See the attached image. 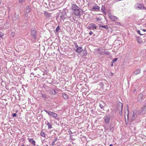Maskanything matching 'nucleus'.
<instances>
[{
  "instance_id": "1",
  "label": "nucleus",
  "mask_w": 146,
  "mask_h": 146,
  "mask_svg": "<svg viewBox=\"0 0 146 146\" xmlns=\"http://www.w3.org/2000/svg\"><path fill=\"white\" fill-rule=\"evenodd\" d=\"M72 8L73 10V13L77 17L80 15V8L76 4H72Z\"/></svg>"
},
{
  "instance_id": "16",
  "label": "nucleus",
  "mask_w": 146,
  "mask_h": 146,
  "mask_svg": "<svg viewBox=\"0 0 146 146\" xmlns=\"http://www.w3.org/2000/svg\"><path fill=\"white\" fill-rule=\"evenodd\" d=\"M50 93L51 94L55 95L56 94V92L53 89H50Z\"/></svg>"
},
{
  "instance_id": "44",
  "label": "nucleus",
  "mask_w": 146,
  "mask_h": 146,
  "mask_svg": "<svg viewBox=\"0 0 146 146\" xmlns=\"http://www.w3.org/2000/svg\"><path fill=\"white\" fill-rule=\"evenodd\" d=\"M113 66V63H112V64H111V66Z\"/></svg>"
},
{
  "instance_id": "17",
  "label": "nucleus",
  "mask_w": 146,
  "mask_h": 146,
  "mask_svg": "<svg viewBox=\"0 0 146 146\" xmlns=\"http://www.w3.org/2000/svg\"><path fill=\"white\" fill-rule=\"evenodd\" d=\"M45 16L47 18L49 17L51 15V14L50 13H48V12L45 11L44 13Z\"/></svg>"
},
{
  "instance_id": "38",
  "label": "nucleus",
  "mask_w": 146,
  "mask_h": 146,
  "mask_svg": "<svg viewBox=\"0 0 146 146\" xmlns=\"http://www.w3.org/2000/svg\"><path fill=\"white\" fill-rule=\"evenodd\" d=\"M71 17V15H67V17L68 18H70Z\"/></svg>"
},
{
  "instance_id": "49",
  "label": "nucleus",
  "mask_w": 146,
  "mask_h": 146,
  "mask_svg": "<svg viewBox=\"0 0 146 146\" xmlns=\"http://www.w3.org/2000/svg\"><path fill=\"white\" fill-rule=\"evenodd\" d=\"M34 77H36V76H34Z\"/></svg>"
},
{
  "instance_id": "29",
  "label": "nucleus",
  "mask_w": 146,
  "mask_h": 146,
  "mask_svg": "<svg viewBox=\"0 0 146 146\" xmlns=\"http://www.w3.org/2000/svg\"><path fill=\"white\" fill-rule=\"evenodd\" d=\"M100 106L101 109H103L104 107V106L102 105V104H100Z\"/></svg>"
},
{
  "instance_id": "32",
  "label": "nucleus",
  "mask_w": 146,
  "mask_h": 146,
  "mask_svg": "<svg viewBox=\"0 0 146 146\" xmlns=\"http://www.w3.org/2000/svg\"><path fill=\"white\" fill-rule=\"evenodd\" d=\"M19 48H20L21 47H22L23 48H24L25 47V46L24 45H19Z\"/></svg>"
},
{
  "instance_id": "18",
  "label": "nucleus",
  "mask_w": 146,
  "mask_h": 146,
  "mask_svg": "<svg viewBox=\"0 0 146 146\" xmlns=\"http://www.w3.org/2000/svg\"><path fill=\"white\" fill-rule=\"evenodd\" d=\"M140 72V70L139 69H136L134 72V73L135 74H138Z\"/></svg>"
},
{
  "instance_id": "14",
  "label": "nucleus",
  "mask_w": 146,
  "mask_h": 146,
  "mask_svg": "<svg viewBox=\"0 0 146 146\" xmlns=\"http://www.w3.org/2000/svg\"><path fill=\"white\" fill-rule=\"evenodd\" d=\"M28 140L29 141V142L33 144L34 146L35 145V141L33 140V139L28 138Z\"/></svg>"
},
{
  "instance_id": "21",
  "label": "nucleus",
  "mask_w": 146,
  "mask_h": 146,
  "mask_svg": "<svg viewBox=\"0 0 146 146\" xmlns=\"http://www.w3.org/2000/svg\"><path fill=\"white\" fill-rule=\"evenodd\" d=\"M47 125L48 126V129H51L52 128V124L50 123H47Z\"/></svg>"
},
{
  "instance_id": "11",
  "label": "nucleus",
  "mask_w": 146,
  "mask_h": 146,
  "mask_svg": "<svg viewBox=\"0 0 146 146\" xmlns=\"http://www.w3.org/2000/svg\"><path fill=\"white\" fill-rule=\"evenodd\" d=\"M143 97V95L142 94H141L138 96L137 98V101L138 102H141L142 100V98Z\"/></svg>"
},
{
  "instance_id": "12",
  "label": "nucleus",
  "mask_w": 146,
  "mask_h": 146,
  "mask_svg": "<svg viewBox=\"0 0 146 146\" xmlns=\"http://www.w3.org/2000/svg\"><path fill=\"white\" fill-rule=\"evenodd\" d=\"M109 17L112 21H117V19L116 17L113 15H110L109 16Z\"/></svg>"
},
{
  "instance_id": "20",
  "label": "nucleus",
  "mask_w": 146,
  "mask_h": 146,
  "mask_svg": "<svg viewBox=\"0 0 146 146\" xmlns=\"http://www.w3.org/2000/svg\"><path fill=\"white\" fill-rule=\"evenodd\" d=\"M41 97L44 100H46V95L45 94H44L43 93H41Z\"/></svg>"
},
{
  "instance_id": "13",
  "label": "nucleus",
  "mask_w": 146,
  "mask_h": 146,
  "mask_svg": "<svg viewBox=\"0 0 146 146\" xmlns=\"http://www.w3.org/2000/svg\"><path fill=\"white\" fill-rule=\"evenodd\" d=\"M100 7L96 5L92 7V11H98L100 10Z\"/></svg>"
},
{
  "instance_id": "10",
  "label": "nucleus",
  "mask_w": 146,
  "mask_h": 146,
  "mask_svg": "<svg viewBox=\"0 0 146 146\" xmlns=\"http://www.w3.org/2000/svg\"><path fill=\"white\" fill-rule=\"evenodd\" d=\"M67 14L65 11L64 10L61 12L60 15V18L62 20H64L66 18Z\"/></svg>"
},
{
  "instance_id": "24",
  "label": "nucleus",
  "mask_w": 146,
  "mask_h": 146,
  "mask_svg": "<svg viewBox=\"0 0 146 146\" xmlns=\"http://www.w3.org/2000/svg\"><path fill=\"white\" fill-rule=\"evenodd\" d=\"M99 27L104 28L106 29H107L108 28V27L107 25L101 26L100 25Z\"/></svg>"
},
{
  "instance_id": "28",
  "label": "nucleus",
  "mask_w": 146,
  "mask_h": 146,
  "mask_svg": "<svg viewBox=\"0 0 146 146\" xmlns=\"http://www.w3.org/2000/svg\"><path fill=\"white\" fill-rule=\"evenodd\" d=\"M60 29L59 27V26H58L56 28V32H58L59 31Z\"/></svg>"
},
{
  "instance_id": "5",
  "label": "nucleus",
  "mask_w": 146,
  "mask_h": 146,
  "mask_svg": "<svg viewBox=\"0 0 146 146\" xmlns=\"http://www.w3.org/2000/svg\"><path fill=\"white\" fill-rule=\"evenodd\" d=\"M135 6L136 7V8H138L140 9L146 10V7H145L143 4L137 3L136 5Z\"/></svg>"
},
{
  "instance_id": "22",
  "label": "nucleus",
  "mask_w": 146,
  "mask_h": 146,
  "mask_svg": "<svg viewBox=\"0 0 146 146\" xmlns=\"http://www.w3.org/2000/svg\"><path fill=\"white\" fill-rule=\"evenodd\" d=\"M64 99H67L68 98V95L66 94H64L62 95Z\"/></svg>"
},
{
  "instance_id": "3",
  "label": "nucleus",
  "mask_w": 146,
  "mask_h": 146,
  "mask_svg": "<svg viewBox=\"0 0 146 146\" xmlns=\"http://www.w3.org/2000/svg\"><path fill=\"white\" fill-rule=\"evenodd\" d=\"M123 106V104L120 103L118 104L117 107V110L119 111V113L120 115H123L122 111Z\"/></svg>"
},
{
  "instance_id": "27",
  "label": "nucleus",
  "mask_w": 146,
  "mask_h": 146,
  "mask_svg": "<svg viewBox=\"0 0 146 146\" xmlns=\"http://www.w3.org/2000/svg\"><path fill=\"white\" fill-rule=\"evenodd\" d=\"M127 119H128V117H129V111H128V109L127 108Z\"/></svg>"
},
{
  "instance_id": "43",
  "label": "nucleus",
  "mask_w": 146,
  "mask_h": 146,
  "mask_svg": "<svg viewBox=\"0 0 146 146\" xmlns=\"http://www.w3.org/2000/svg\"><path fill=\"white\" fill-rule=\"evenodd\" d=\"M21 146H25V145H24V144L22 145Z\"/></svg>"
},
{
  "instance_id": "48",
  "label": "nucleus",
  "mask_w": 146,
  "mask_h": 146,
  "mask_svg": "<svg viewBox=\"0 0 146 146\" xmlns=\"http://www.w3.org/2000/svg\"><path fill=\"white\" fill-rule=\"evenodd\" d=\"M86 54H87V53H86V54H85V56L86 55Z\"/></svg>"
},
{
  "instance_id": "30",
  "label": "nucleus",
  "mask_w": 146,
  "mask_h": 146,
  "mask_svg": "<svg viewBox=\"0 0 146 146\" xmlns=\"http://www.w3.org/2000/svg\"><path fill=\"white\" fill-rule=\"evenodd\" d=\"M25 0H19V2L20 3H22L25 1Z\"/></svg>"
},
{
  "instance_id": "4",
  "label": "nucleus",
  "mask_w": 146,
  "mask_h": 146,
  "mask_svg": "<svg viewBox=\"0 0 146 146\" xmlns=\"http://www.w3.org/2000/svg\"><path fill=\"white\" fill-rule=\"evenodd\" d=\"M44 111H45L49 116H51L53 118H55L57 117V114L53 112L50 111H48L45 110H44Z\"/></svg>"
},
{
  "instance_id": "34",
  "label": "nucleus",
  "mask_w": 146,
  "mask_h": 146,
  "mask_svg": "<svg viewBox=\"0 0 146 146\" xmlns=\"http://www.w3.org/2000/svg\"><path fill=\"white\" fill-rule=\"evenodd\" d=\"M17 114L15 113H13L12 114V116L13 117H16Z\"/></svg>"
},
{
  "instance_id": "52",
  "label": "nucleus",
  "mask_w": 146,
  "mask_h": 146,
  "mask_svg": "<svg viewBox=\"0 0 146 146\" xmlns=\"http://www.w3.org/2000/svg\"><path fill=\"white\" fill-rule=\"evenodd\" d=\"M58 146H60V145Z\"/></svg>"
},
{
  "instance_id": "9",
  "label": "nucleus",
  "mask_w": 146,
  "mask_h": 146,
  "mask_svg": "<svg viewBox=\"0 0 146 146\" xmlns=\"http://www.w3.org/2000/svg\"><path fill=\"white\" fill-rule=\"evenodd\" d=\"M31 9L29 5L27 6L26 7L25 9V16L27 17L29 13L30 12Z\"/></svg>"
},
{
  "instance_id": "15",
  "label": "nucleus",
  "mask_w": 146,
  "mask_h": 146,
  "mask_svg": "<svg viewBox=\"0 0 146 146\" xmlns=\"http://www.w3.org/2000/svg\"><path fill=\"white\" fill-rule=\"evenodd\" d=\"M83 50V49L82 47H78L77 48V49L76 50V51L78 53H80L82 52Z\"/></svg>"
},
{
  "instance_id": "45",
  "label": "nucleus",
  "mask_w": 146,
  "mask_h": 146,
  "mask_svg": "<svg viewBox=\"0 0 146 146\" xmlns=\"http://www.w3.org/2000/svg\"><path fill=\"white\" fill-rule=\"evenodd\" d=\"M110 146H113V145L112 144H110Z\"/></svg>"
},
{
  "instance_id": "40",
  "label": "nucleus",
  "mask_w": 146,
  "mask_h": 146,
  "mask_svg": "<svg viewBox=\"0 0 146 146\" xmlns=\"http://www.w3.org/2000/svg\"><path fill=\"white\" fill-rule=\"evenodd\" d=\"M1 62H0V70H1Z\"/></svg>"
},
{
  "instance_id": "7",
  "label": "nucleus",
  "mask_w": 146,
  "mask_h": 146,
  "mask_svg": "<svg viewBox=\"0 0 146 146\" xmlns=\"http://www.w3.org/2000/svg\"><path fill=\"white\" fill-rule=\"evenodd\" d=\"M97 26L94 23H91L89 24V26L87 27L88 29L90 30H94V29H97Z\"/></svg>"
},
{
  "instance_id": "50",
  "label": "nucleus",
  "mask_w": 146,
  "mask_h": 146,
  "mask_svg": "<svg viewBox=\"0 0 146 146\" xmlns=\"http://www.w3.org/2000/svg\"><path fill=\"white\" fill-rule=\"evenodd\" d=\"M125 122L126 123V120H125Z\"/></svg>"
},
{
  "instance_id": "35",
  "label": "nucleus",
  "mask_w": 146,
  "mask_h": 146,
  "mask_svg": "<svg viewBox=\"0 0 146 146\" xmlns=\"http://www.w3.org/2000/svg\"><path fill=\"white\" fill-rule=\"evenodd\" d=\"M137 33L138 34H139L140 35H143V34H141L140 33V31H137Z\"/></svg>"
},
{
  "instance_id": "26",
  "label": "nucleus",
  "mask_w": 146,
  "mask_h": 146,
  "mask_svg": "<svg viewBox=\"0 0 146 146\" xmlns=\"http://www.w3.org/2000/svg\"><path fill=\"white\" fill-rule=\"evenodd\" d=\"M16 15V13H14V16H15V19L16 20V19H18L19 18V15L18 14V15H17V16Z\"/></svg>"
},
{
  "instance_id": "36",
  "label": "nucleus",
  "mask_w": 146,
  "mask_h": 146,
  "mask_svg": "<svg viewBox=\"0 0 146 146\" xmlns=\"http://www.w3.org/2000/svg\"><path fill=\"white\" fill-rule=\"evenodd\" d=\"M3 35V34L2 33L0 32V37H1Z\"/></svg>"
},
{
  "instance_id": "23",
  "label": "nucleus",
  "mask_w": 146,
  "mask_h": 146,
  "mask_svg": "<svg viewBox=\"0 0 146 146\" xmlns=\"http://www.w3.org/2000/svg\"><path fill=\"white\" fill-rule=\"evenodd\" d=\"M58 138L56 137L55 139L52 142V145H55V142L58 140Z\"/></svg>"
},
{
  "instance_id": "19",
  "label": "nucleus",
  "mask_w": 146,
  "mask_h": 146,
  "mask_svg": "<svg viewBox=\"0 0 146 146\" xmlns=\"http://www.w3.org/2000/svg\"><path fill=\"white\" fill-rule=\"evenodd\" d=\"M105 9V7L104 6H102L101 8V11L103 12V13L105 15L106 14V12L104 11Z\"/></svg>"
},
{
  "instance_id": "2",
  "label": "nucleus",
  "mask_w": 146,
  "mask_h": 146,
  "mask_svg": "<svg viewBox=\"0 0 146 146\" xmlns=\"http://www.w3.org/2000/svg\"><path fill=\"white\" fill-rule=\"evenodd\" d=\"M31 40L33 42L35 41L36 38L38 33L35 29H32L31 31Z\"/></svg>"
},
{
  "instance_id": "25",
  "label": "nucleus",
  "mask_w": 146,
  "mask_h": 146,
  "mask_svg": "<svg viewBox=\"0 0 146 146\" xmlns=\"http://www.w3.org/2000/svg\"><path fill=\"white\" fill-rule=\"evenodd\" d=\"M40 135L42 137H45V134L42 131H41L40 133Z\"/></svg>"
},
{
  "instance_id": "37",
  "label": "nucleus",
  "mask_w": 146,
  "mask_h": 146,
  "mask_svg": "<svg viewBox=\"0 0 146 146\" xmlns=\"http://www.w3.org/2000/svg\"><path fill=\"white\" fill-rule=\"evenodd\" d=\"M93 34V33L92 31H90V32L89 33V34L90 35H91L92 34Z\"/></svg>"
},
{
  "instance_id": "31",
  "label": "nucleus",
  "mask_w": 146,
  "mask_h": 146,
  "mask_svg": "<svg viewBox=\"0 0 146 146\" xmlns=\"http://www.w3.org/2000/svg\"><path fill=\"white\" fill-rule=\"evenodd\" d=\"M133 116L131 118V119L132 120H133L135 119V118L134 117L135 115L134 114V112H133Z\"/></svg>"
},
{
  "instance_id": "41",
  "label": "nucleus",
  "mask_w": 146,
  "mask_h": 146,
  "mask_svg": "<svg viewBox=\"0 0 146 146\" xmlns=\"http://www.w3.org/2000/svg\"><path fill=\"white\" fill-rule=\"evenodd\" d=\"M97 21L100 20V18H97Z\"/></svg>"
},
{
  "instance_id": "8",
  "label": "nucleus",
  "mask_w": 146,
  "mask_h": 146,
  "mask_svg": "<svg viewBox=\"0 0 146 146\" xmlns=\"http://www.w3.org/2000/svg\"><path fill=\"white\" fill-rule=\"evenodd\" d=\"M146 112V103L144 104V105L141 107L140 110V113L141 114H144Z\"/></svg>"
},
{
  "instance_id": "42",
  "label": "nucleus",
  "mask_w": 146,
  "mask_h": 146,
  "mask_svg": "<svg viewBox=\"0 0 146 146\" xmlns=\"http://www.w3.org/2000/svg\"><path fill=\"white\" fill-rule=\"evenodd\" d=\"M143 31L144 32L146 31V30H145V29H143Z\"/></svg>"
},
{
  "instance_id": "39",
  "label": "nucleus",
  "mask_w": 146,
  "mask_h": 146,
  "mask_svg": "<svg viewBox=\"0 0 146 146\" xmlns=\"http://www.w3.org/2000/svg\"><path fill=\"white\" fill-rule=\"evenodd\" d=\"M35 74H34L33 73H31V76H34Z\"/></svg>"
},
{
  "instance_id": "6",
  "label": "nucleus",
  "mask_w": 146,
  "mask_h": 146,
  "mask_svg": "<svg viewBox=\"0 0 146 146\" xmlns=\"http://www.w3.org/2000/svg\"><path fill=\"white\" fill-rule=\"evenodd\" d=\"M110 115H106L104 117V122L106 123H108L110 122Z\"/></svg>"
},
{
  "instance_id": "33",
  "label": "nucleus",
  "mask_w": 146,
  "mask_h": 146,
  "mask_svg": "<svg viewBox=\"0 0 146 146\" xmlns=\"http://www.w3.org/2000/svg\"><path fill=\"white\" fill-rule=\"evenodd\" d=\"M117 59H118V58H114L113 59V60L112 62H114L116 61L117 60Z\"/></svg>"
},
{
  "instance_id": "51",
  "label": "nucleus",
  "mask_w": 146,
  "mask_h": 146,
  "mask_svg": "<svg viewBox=\"0 0 146 146\" xmlns=\"http://www.w3.org/2000/svg\"><path fill=\"white\" fill-rule=\"evenodd\" d=\"M1 3V2H0V4Z\"/></svg>"
},
{
  "instance_id": "46",
  "label": "nucleus",
  "mask_w": 146,
  "mask_h": 146,
  "mask_svg": "<svg viewBox=\"0 0 146 146\" xmlns=\"http://www.w3.org/2000/svg\"><path fill=\"white\" fill-rule=\"evenodd\" d=\"M120 24V23L119 22L117 23V24Z\"/></svg>"
},
{
  "instance_id": "47",
  "label": "nucleus",
  "mask_w": 146,
  "mask_h": 146,
  "mask_svg": "<svg viewBox=\"0 0 146 146\" xmlns=\"http://www.w3.org/2000/svg\"><path fill=\"white\" fill-rule=\"evenodd\" d=\"M138 42L139 43H140V42H139L138 40Z\"/></svg>"
}]
</instances>
